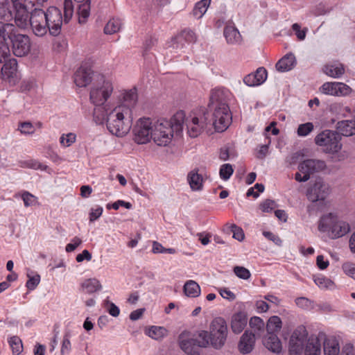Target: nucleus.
I'll list each match as a JSON object with an SVG mask.
<instances>
[{
	"label": "nucleus",
	"instance_id": "obj_1",
	"mask_svg": "<svg viewBox=\"0 0 355 355\" xmlns=\"http://www.w3.org/2000/svg\"><path fill=\"white\" fill-rule=\"evenodd\" d=\"M184 119L185 112L179 110L171 120L161 119L154 121L151 139L157 146H167L171 142L174 132L180 134L182 132Z\"/></svg>",
	"mask_w": 355,
	"mask_h": 355
},
{
	"label": "nucleus",
	"instance_id": "obj_2",
	"mask_svg": "<svg viewBox=\"0 0 355 355\" xmlns=\"http://www.w3.org/2000/svg\"><path fill=\"white\" fill-rule=\"evenodd\" d=\"M103 124L106 121L107 130L114 135L123 137L130 130L132 127V112L125 105H116L113 109H107L104 112Z\"/></svg>",
	"mask_w": 355,
	"mask_h": 355
},
{
	"label": "nucleus",
	"instance_id": "obj_3",
	"mask_svg": "<svg viewBox=\"0 0 355 355\" xmlns=\"http://www.w3.org/2000/svg\"><path fill=\"white\" fill-rule=\"evenodd\" d=\"M113 91L112 81L104 76H101L92 87L89 99L95 106L93 116L96 123H101L104 119L105 116L104 112L109 109L108 104H106V102L111 96Z\"/></svg>",
	"mask_w": 355,
	"mask_h": 355
},
{
	"label": "nucleus",
	"instance_id": "obj_4",
	"mask_svg": "<svg viewBox=\"0 0 355 355\" xmlns=\"http://www.w3.org/2000/svg\"><path fill=\"white\" fill-rule=\"evenodd\" d=\"M45 19L49 28V33L53 36L58 35L61 32L63 22L68 23L73 15L72 0H64V16L61 10L55 6H50L44 11Z\"/></svg>",
	"mask_w": 355,
	"mask_h": 355
},
{
	"label": "nucleus",
	"instance_id": "obj_5",
	"mask_svg": "<svg viewBox=\"0 0 355 355\" xmlns=\"http://www.w3.org/2000/svg\"><path fill=\"white\" fill-rule=\"evenodd\" d=\"M318 228L320 232L326 233L331 239L340 238L350 231L349 224L333 213L321 216Z\"/></svg>",
	"mask_w": 355,
	"mask_h": 355
},
{
	"label": "nucleus",
	"instance_id": "obj_6",
	"mask_svg": "<svg viewBox=\"0 0 355 355\" xmlns=\"http://www.w3.org/2000/svg\"><path fill=\"white\" fill-rule=\"evenodd\" d=\"M315 143L322 150L328 154L338 153L342 148L341 136L334 130H325L315 137Z\"/></svg>",
	"mask_w": 355,
	"mask_h": 355
},
{
	"label": "nucleus",
	"instance_id": "obj_7",
	"mask_svg": "<svg viewBox=\"0 0 355 355\" xmlns=\"http://www.w3.org/2000/svg\"><path fill=\"white\" fill-rule=\"evenodd\" d=\"M209 123L208 114L204 110H199L185 115L184 125H186L189 136L195 138L201 135Z\"/></svg>",
	"mask_w": 355,
	"mask_h": 355
},
{
	"label": "nucleus",
	"instance_id": "obj_8",
	"mask_svg": "<svg viewBox=\"0 0 355 355\" xmlns=\"http://www.w3.org/2000/svg\"><path fill=\"white\" fill-rule=\"evenodd\" d=\"M209 330L211 336V346L216 349H221L225 345L228 335L225 320L222 317L215 318L211 322Z\"/></svg>",
	"mask_w": 355,
	"mask_h": 355
},
{
	"label": "nucleus",
	"instance_id": "obj_9",
	"mask_svg": "<svg viewBox=\"0 0 355 355\" xmlns=\"http://www.w3.org/2000/svg\"><path fill=\"white\" fill-rule=\"evenodd\" d=\"M326 163L323 160L306 159L299 164V172L295 173V179L299 182H306L309 180L311 174L322 171L326 168Z\"/></svg>",
	"mask_w": 355,
	"mask_h": 355
},
{
	"label": "nucleus",
	"instance_id": "obj_10",
	"mask_svg": "<svg viewBox=\"0 0 355 355\" xmlns=\"http://www.w3.org/2000/svg\"><path fill=\"white\" fill-rule=\"evenodd\" d=\"M153 122L148 117L139 119L132 129L133 140L138 144H146L152 138Z\"/></svg>",
	"mask_w": 355,
	"mask_h": 355
},
{
	"label": "nucleus",
	"instance_id": "obj_11",
	"mask_svg": "<svg viewBox=\"0 0 355 355\" xmlns=\"http://www.w3.org/2000/svg\"><path fill=\"white\" fill-rule=\"evenodd\" d=\"M213 110V125L218 132L225 131L231 124L232 113L227 104L221 103L211 107Z\"/></svg>",
	"mask_w": 355,
	"mask_h": 355
},
{
	"label": "nucleus",
	"instance_id": "obj_12",
	"mask_svg": "<svg viewBox=\"0 0 355 355\" xmlns=\"http://www.w3.org/2000/svg\"><path fill=\"white\" fill-rule=\"evenodd\" d=\"M10 41L12 53L15 56L24 57L30 53L31 40L28 35L21 34L17 30Z\"/></svg>",
	"mask_w": 355,
	"mask_h": 355
},
{
	"label": "nucleus",
	"instance_id": "obj_13",
	"mask_svg": "<svg viewBox=\"0 0 355 355\" xmlns=\"http://www.w3.org/2000/svg\"><path fill=\"white\" fill-rule=\"evenodd\" d=\"M44 16V11L42 9L35 8L31 12L30 25L33 33L37 37H43L49 31Z\"/></svg>",
	"mask_w": 355,
	"mask_h": 355
},
{
	"label": "nucleus",
	"instance_id": "obj_14",
	"mask_svg": "<svg viewBox=\"0 0 355 355\" xmlns=\"http://www.w3.org/2000/svg\"><path fill=\"white\" fill-rule=\"evenodd\" d=\"M331 187L329 184L321 179H318L306 191V197L309 200L316 202L324 201L330 194Z\"/></svg>",
	"mask_w": 355,
	"mask_h": 355
},
{
	"label": "nucleus",
	"instance_id": "obj_15",
	"mask_svg": "<svg viewBox=\"0 0 355 355\" xmlns=\"http://www.w3.org/2000/svg\"><path fill=\"white\" fill-rule=\"evenodd\" d=\"M308 333L303 326L298 327L292 334L289 341V354L300 355L307 340Z\"/></svg>",
	"mask_w": 355,
	"mask_h": 355
},
{
	"label": "nucleus",
	"instance_id": "obj_16",
	"mask_svg": "<svg viewBox=\"0 0 355 355\" xmlns=\"http://www.w3.org/2000/svg\"><path fill=\"white\" fill-rule=\"evenodd\" d=\"M320 91L326 95L343 96L349 95L352 89L343 83L327 82L320 87Z\"/></svg>",
	"mask_w": 355,
	"mask_h": 355
},
{
	"label": "nucleus",
	"instance_id": "obj_17",
	"mask_svg": "<svg viewBox=\"0 0 355 355\" xmlns=\"http://www.w3.org/2000/svg\"><path fill=\"white\" fill-rule=\"evenodd\" d=\"M1 76L3 79L10 83H15L18 79L17 62L15 58L9 59L4 62L1 68Z\"/></svg>",
	"mask_w": 355,
	"mask_h": 355
},
{
	"label": "nucleus",
	"instance_id": "obj_18",
	"mask_svg": "<svg viewBox=\"0 0 355 355\" xmlns=\"http://www.w3.org/2000/svg\"><path fill=\"white\" fill-rule=\"evenodd\" d=\"M92 76L91 67L82 65L74 73V83L79 87H85L91 83Z\"/></svg>",
	"mask_w": 355,
	"mask_h": 355
},
{
	"label": "nucleus",
	"instance_id": "obj_19",
	"mask_svg": "<svg viewBox=\"0 0 355 355\" xmlns=\"http://www.w3.org/2000/svg\"><path fill=\"white\" fill-rule=\"evenodd\" d=\"M223 35L226 42L230 45H240L242 43V36L234 24L225 25L223 29Z\"/></svg>",
	"mask_w": 355,
	"mask_h": 355
},
{
	"label": "nucleus",
	"instance_id": "obj_20",
	"mask_svg": "<svg viewBox=\"0 0 355 355\" xmlns=\"http://www.w3.org/2000/svg\"><path fill=\"white\" fill-rule=\"evenodd\" d=\"M247 322V314L244 311H239L232 316L231 329L234 334H239L243 331Z\"/></svg>",
	"mask_w": 355,
	"mask_h": 355
},
{
	"label": "nucleus",
	"instance_id": "obj_21",
	"mask_svg": "<svg viewBox=\"0 0 355 355\" xmlns=\"http://www.w3.org/2000/svg\"><path fill=\"white\" fill-rule=\"evenodd\" d=\"M254 343V335L246 331L240 338L238 345L239 350L243 354H248L252 351Z\"/></svg>",
	"mask_w": 355,
	"mask_h": 355
},
{
	"label": "nucleus",
	"instance_id": "obj_22",
	"mask_svg": "<svg viewBox=\"0 0 355 355\" xmlns=\"http://www.w3.org/2000/svg\"><path fill=\"white\" fill-rule=\"evenodd\" d=\"M229 91L223 88H216L211 91L210 96V106L214 107L221 103L227 104Z\"/></svg>",
	"mask_w": 355,
	"mask_h": 355
},
{
	"label": "nucleus",
	"instance_id": "obj_23",
	"mask_svg": "<svg viewBox=\"0 0 355 355\" xmlns=\"http://www.w3.org/2000/svg\"><path fill=\"white\" fill-rule=\"evenodd\" d=\"M103 286L98 279L96 278H89L85 279L80 284V291L82 293L92 295L100 291Z\"/></svg>",
	"mask_w": 355,
	"mask_h": 355
},
{
	"label": "nucleus",
	"instance_id": "obj_24",
	"mask_svg": "<svg viewBox=\"0 0 355 355\" xmlns=\"http://www.w3.org/2000/svg\"><path fill=\"white\" fill-rule=\"evenodd\" d=\"M187 182L191 189L193 191H199L203 189V178L198 173V169L191 171L187 177Z\"/></svg>",
	"mask_w": 355,
	"mask_h": 355
},
{
	"label": "nucleus",
	"instance_id": "obj_25",
	"mask_svg": "<svg viewBox=\"0 0 355 355\" xmlns=\"http://www.w3.org/2000/svg\"><path fill=\"white\" fill-rule=\"evenodd\" d=\"M15 10V22L16 25L21 28H26L28 24H30V15L28 11L26 8V6H24L21 7L20 8H16Z\"/></svg>",
	"mask_w": 355,
	"mask_h": 355
},
{
	"label": "nucleus",
	"instance_id": "obj_26",
	"mask_svg": "<svg viewBox=\"0 0 355 355\" xmlns=\"http://www.w3.org/2000/svg\"><path fill=\"white\" fill-rule=\"evenodd\" d=\"M324 355H342L343 349L340 354V347L338 340L334 336H329L324 341ZM344 345L343 347H345ZM344 348V347H343Z\"/></svg>",
	"mask_w": 355,
	"mask_h": 355
},
{
	"label": "nucleus",
	"instance_id": "obj_27",
	"mask_svg": "<svg viewBox=\"0 0 355 355\" xmlns=\"http://www.w3.org/2000/svg\"><path fill=\"white\" fill-rule=\"evenodd\" d=\"M17 28L13 24L0 21V44L10 40Z\"/></svg>",
	"mask_w": 355,
	"mask_h": 355
},
{
	"label": "nucleus",
	"instance_id": "obj_28",
	"mask_svg": "<svg viewBox=\"0 0 355 355\" xmlns=\"http://www.w3.org/2000/svg\"><path fill=\"white\" fill-rule=\"evenodd\" d=\"M263 345L270 351L274 353H279L282 351V343L277 334H267L263 340Z\"/></svg>",
	"mask_w": 355,
	"mask_h": 355
},
{
	"label": "nucleus",
	"instance_id": "obj_29",
	"mask_svg": "<svg viewBox=\"0 0 355 355\" xmlns=\"http://www.w3.org/2000/svg\"><path fill=\"white\" fill-rule=\"evenodd\" d=\"M295 62V58L293 54H286L281 58L276 64V69L279 72H286L291 70Z\"/></svg>",
	"mask_w": 355,
	"mask_h": 355
},
{
	"label": "nucleus",
	"instance_id": "obj_30",
	"mask_svg": "<svg viewBox=\"0 0 355 355\" xmlns=\"http://www.w3.org/2000/svg\"><path fill=\"white\" fill-rule=\"evenodd\" d=\"M323 71L327 76L334 78H338L345 73V67L340 62H334L326 64Z\"/></svg>",
	"mask_w": 355,
	"mask_h": 355
},
{
	"label": "nucleus",
	"instance_id": "obj_31",
	"mask_svg": "<svg viewBox=\"0 0 355 355\" xmlns=\"http://www.w3.org/2000/svg\"><path fill=\"white\" fill-rule=\"evenodd\" d=\"M137 101V94L135 89L125 91L123 93L121 102L118 105H125L132 112V108L135 105Z\"/></svg>",
	"mask_w": 355,
	"mask_h": 355
},
{
	"label": "nucleus",
	"instance_id": "obj_32",
	"mask_svg": "<svg viewBox=\"0 0 355 355\" xmlns=\"http://www.w3.org/2000/svg\"><path fill=\"white\" fill-rule=\"evenodd\" d=\"M337 130L341 135L349 137L355 135V121L345 120L337 123Z\"/></svg>",
	"mask_w": 355,
	"mask_h": 355
},
{
	"label": "nucleus",
	"instance_id": "obj_33",
	"mask_svg": "<svg viewBox=\"0 0 355 355\" xmlns=\"http://www.w3.org/2000/svg\"><path fill=\"white\" fill-rule=\"evenodd\" d=\"M18 166L24 168H31L33 170L46 171L48 166L37 159H28L20 160L18 162Z\"/></svg>",
	"mask_w": 355,
	"mask_h": 355
},
{
	"label": "nucleus",
	"instance_id": "obj_34",
	"mask_svg": "<svg viewBox=\"0 0 355 355\" xmlns=\"http://www.w3.org/2000/svg\"><path fill=\"white\" fill-rule=\"evenodd\" d=\"M211 3V0H200L198 1L192 10V15L196 19L202 18L206 13Z\"/></svg>",
	"mask_w": 355,
	"mask_h": 355
},
{
	"label": "nucleus",
	"instance_id": "obj_35",
	"mask_svg": "<svg viewBox=\"0 0 355 355\" xmlns=\"http://www.w3.org/2000/svg\"><path fill=\"white\" fill-rule=\"evenodd\" d=\"M184 292L189 297H196L200 294V287L195 281L189 280L184 284Z\"/></svg>",
	"mask_w": 355,
	"mask_h": 355
},
{
	"label": "nucleus",
	"instance_id": "obj_36",
	"mask_svg": "<svg viewBox=\"0 0 355 355\" xmlns=\"http://www.w3.org/2000/svg\"><path fill=\"white\" fill-rule=\"evenodd\" d=\"M321 345L318 338H311L309 340L305 349V355H320Z\"/></svg>",
	"mask_w": 355,
	"mask_h": 355
},
{
	"label": "nucleus",
	"instance_id": "obj_37",
	"mask_svg": "<svg viewBox=\"0 0 355 355\" xmlns=\"http://www.w3.org/2000/svg\"><path fill=\"white\" fill-rule=\"evenodd\" d=\"M282 325V322L281 318L279 316L273 315L271 316L267 322L266 329L267 334H276L278 331H280Z\"/></svg>",
	"mask_w": 355,
	"mask_h": 355
},
{
	"label": "nucleus",
	"instance_id": "obj_38",
	"mask_svg": "<svg viewBox=\"0 0 355 355\" xmlns=\"http://www.w3.org/2000/svg\"><path fill=\"white\" fill-rule=\"evenodd\" d=\"M90 13V0L82 2L78 9V21L80 24L86 22Z\"/></svg>",
	"mask_w": 355,
	"mask_h": 355
},
{
	"label": "nucleus",
	"instance_id": "obj_39",
	"mask_svg": "<svg viewBox=\"0 0 355 355\" xmlns=\"http://www.w3.org/2000/svg\"><path fill=\"white\" fill-rule=\"evenodd\" d=\"M146 334L153 339L161 340L167 336L168 331L163 327L152 326L147 330Z\"/></svg>",
	"mask_w": 355,
	"mask_h": 355
},
{
	"label": "nucleus",
	"instance_id": "obj_40",
	"mask_svg": "<svg viewBox=\"0 0 355 355\" xmlns=\"http://www.w3.org/2000/svg\"><path fill=\"white\" fill-rule=\"evenodd\" d=\"M313 281L321 289L333 290L336 287L334 282L331 279L323 275L313 277Z\"/></svg>",
	"mask_w": 355,
	"mask_h": 355
},
{
	"label": "nucleus",
	"instance_id": "obj_41",
	"mask_svg": "<svg viewBox=\"0 0 355 355\" xmlns=\"http://www.w3.org/2000/svg\"><path fill=\"white\" fill-rule=\"evenodd\" d=\"M121 20L118 18H113L106 24L104 28V33L107 35L114 34L121 30Z\"/></svg>",
	"mask_w": 355,
	"mask_h": 355
},
{
	"label": "nucleus",
	"instance_id": "obj_42",
	"mask_svg": "<svg viewBox=\"0 0 355 355\" xmlns=\"http://www.w3.org/2000/svg\"><path fill=\"white\" fill-rule=\"evenodd\" d=\"M196 346L200 347H207L211 345V336L207 331H200L198 332V337L194 339Z\"/></svg>",
	"mask_w": 355,
	"mask_h": 355
},
{
	"label": "nucleus",
	"instance_id": "obj_43",
	"mask_svg": "<svg viewBox=\"0 0 355 355\" xmlns=\"http://www.w3.org/2000/svg\"><path fill=\"white\" fill-rule=\"evenodd\" d=\"M8 343L12 349L13 355H19L22 352V342L18 336H14L10 337L8 339Z\"/></svg>",
	"mask_w": 355,
	"mask_h": 355
},
{
	"label": "nucleus",
	"instance_id": "obj_44",
	"mask_svg": "<svg viewBox=\"0 0 355 355\" xmlns=\"http://www.w3.org/2000/svg\"><path fill=\"white\" fill-rule=\"evenodd\" d=\"M76 141V135L73 132L62 134L60 137V144L62 147L67 148L71 146Z\"/></svg>",
	"mask_w": 355,
	"mask_h": 355
},
{
	"label": "nucleus",
	"instance_id": "obj_45",
	"mask_svg": "<svg viewBox=\"0 0 355 355\" xmlns=\"http://www.w3.org/2000/svg\"><path fill=\"white\" fill-rule=\"evenodd\" d=\"M180 348L187 354L191 353L193 350L194 346H196L194 339H183L181 335L180 338Z\"/></svg>",
	"mask_w": 355,
	"mask_h": 355
},
{
	"label": "nucleus",
	"instance_id": "obj_46",
	"mask_svg": "<svg viewBox=\"0 0 355 355\" xmlns=\"http://www.w3.org/2000/svg\"><path fill=\"white\" fill-rule=\"evenodd\" d=\"M32 273V271H30L29 272L27 273V277H28V279L26 283V286L29 291H33L34 289H35L40 282V275L35 274L34 275H31Z\"/></svg>",
	"mask_w": 355,
	"mask_h": 355
},
{
	"label": "nucleus",
	"instance_id": "obj_47",
	"mask_svg": "<svg viewBox=\"0 0 355 355\" xmlns=\"http://www.w3.org/2000/svg\"><path fill=\"white\" fill-rule=\"evenodd\" d=\"M234 169L230 164H224L220 166L219 175L220 178L223 180H227L233 174Z\"/></svg>",
	"mask_w": 355,
	"mask_h": 355
},
{
	"label": "nucleus",
	"instance_id": "obj_48",
	"mask_svg": "<svg viewBox=\"0 0 355 355\" xmlns=\"http://www.w3.org/2000/svg\"><path fill=\"white\" fill-rule=\"evenodd\" d=\"M314 129V125L311 122L300 124L297 130V134L299 137H306Z\"/></svg>",
	"mask_w": 355,
	"mask_h": 355
},
{
	"label": "nucleus",
	"instance_id": "obj_49",
	"mask_svg": "<svg viewBox=\"0 0 355 355\" xmlns=\"http://www.w3.org/2000/svg\"><path fill=\"white\" fill-rule=\"evenodd\" d=\"M12 17L10 3L7 0H0V19H8Z\"/></svg>",
	"mask_w": 355,
	"mask_h": 355
},
{
	"label": "nucleus",
	"instance_id": "obj_50",
	"mask_svg": "<svg viewBox=\"0 0 355 355\" xmlns=\"http://www.w3.org/2000/svg\"><path fill=\"white\" fill-rule=\"evenodd\" d=\"M152 251L155 254H157V253L175 254L176 252L175 249H174V248H166L163 247V245L161 243H158L157 241H154L153 243Z\"/></svg>",
	"mask_w": 355,
	"mask_h": 355
},
{
	"label": "nucleus",
	"instance_id": "obj_51",
	"mask_svg": "<svg viewBox=\"0 0 355 355\" xmlns=\"http://www.w3.org/2000/svg\"><path fill=\"white\" fill-rule=\"evenodd\" d=\"M234 274L240 279H248L251 277V273L248 269L243 266H235L233 269Z\"/></svg>",
	"mask_w": 355,
	"mask_h": 355
},
{
	"label": "nucleus",
	"instance_id": "obj_52",
	"mask_svg": "<svg viewBox=\"0 0 355 355\" xmlns=\"http://www.w3.org/2000/svg\"><path fill=\"white\" fill-rule=\"evenodd\" d=\"M18 130L24 135H32L35 132V129L31 122H21L19 125Z\"/></svg>",
	"mask_w": 355,
	"mask_h": 355
},
{
	"label": "nucleus",
	"instance_id": "obj_53",
	"mask_svg": "<svg viewBox=\"0 0 355 355\" xmlns=\"http://www.w3.org/2000/svg\"><path fill=\"white\" fill-rule=\"evenodd\" d=\"M10 56V51L6 43L0 44V63L7 62Z\"/></svg>",
	"mask_w": 355,
	"mask_h": 355
},
{
	"label": "nucleus",
	"instance_id": "obj_54",
	"mask_svg": "<svg viewBox=\"0 0 355 355\" xmlns=\"http://www.w3.org/2000/svg\"><path fill=\"white\" fill-rule=\"evenodd\" d=\"M250 326L257 331H262L264 329L265 324L263 320L257 316L252 317L250 320Z\"/></svg>",
	"mask_w": 355,
	"mask_h": 355
},
{
	"label": "nucleus",
	"instance_id": "obj_55",
	"mask_svg": "<svg viewBox=\"0 0 355 355\" xmlns=\"http://www.w3.org/2000/svg\"><path fill=\"white\" fill-rule=\"evenodd\" d=\"M21 196L26 207L33 206L36 202L37 198L28 191H24Z\"/></svg>",
	"mask_w": 355,
	"mask_h": 355
},
{
	"label": "nucleus",
	"instance_id": "obj_56",
	"mask_svg": "<svg viewBox=\"0 0 355 355\" xmlns=\"http://www.w3.org/2000/svg\"><path fill=\"white\" fill-rule=\"evenodd\" d=\"M185 40L188 42H193L196 41L195 33L191 30H184L178 36V40Z\"/></svg>",
	"mask_w": 355,
	"mask_h": 355
},
{
	"label": "nucleus",
	"instance_id": "obj_57",
	"mask_svg": "<svg viewBox=\"0 0 355 355\" xmlns=\"http://www.w3.org/2000/svg\"><path fill=\"white\" fill-rule=\"evenodd\" d=\"M253 75L256 78V80L259 83V85L263 84L267 79V71L263 67L258 68Z\"/></svg>",
	"mask_w": 355,
	"mask_h": 355
},
{
	"label": "nucleus",
	"instance_id": "obj_58",
	"mask_svg": "<svg viewBox=\"0 0 355 355\" xmlns=\"http://www.w3.org/2000/svg\"><path fill=\"white\" fill-rule=\"evenodd\" d=\"M342 269L345 275L355 279V265L350 262L343 264Z\"/></svg>",
	"mask_w": 355,
	"mask_h": 355
},
{
	"label": "nucleus",
	"instance_id": "obj_59",
	"mask_svg": "<svg viewBox=\"0 0 355 355\" xmlns=\"http://www.w3.org/2000/svg\"><path fill=\"white\" fill-rule=\"evenodd\" d=\"M106 309L108 313L113 317H117L120 313L119 308L108 300L105 301Z\"/></svg>",
	"mask_w": 355,
	"mask_h": 355
},
{
	"label": "nucleus",
	"instance_id": "obj_60",
	"mask_svg": "<svg viewBox=\"0 0 355 355\" xmlns=\"http://www.w3.org/2000/svg\"><path fill=\"white\" fill-rule=\"evenodd\" d=\"M103 209L101 206H97L95 208H92L89 211V218L90 222H94L100 218L103 214Z\"/></svg>",
	"mask_w": 355,
	"mask_h": 355
},
{
	"label": "nucleus",
	"instance_id": "obj_61",
	"mask_svg": "<svg viewBox=\"0 0 355 355\" xmlns=\"http://www.w3.org/2000/svg\"><path fill=\"white\" fill-rule=\"evenodd\" d=\"M276 207L274 200H266L260 205V209L263 212H271Z\"/></svg>",
	"mask_w": 355,
	"mask_h": 355
},
{
	"label": "nucleus",
	"instance_id": "obj_62",
	"mask_svg": "<svg viewBox=\"0 0 355 355\" xmlns=\"http://www.w3.org/2000/svg\"><path fill=\"white\" fill-rule=\"evenodd\" d=\"M71 345L68 335H64L62 342L61 354H68L71 352Z\"/></svg>",
	"mask_w": 355,
	"mask_h": 355
},
{
	"label": "nucleus",
	"instance_id": "obj_63",
	"mask_svg": "<svg viewBox=\"0 0 355 355\" xmlns=\"http://www.w3.org/2000/svg\"><path fill=\"white\" fill-rule=\"evenodd\" d=\"M231 231L233 233V238L239 241H241L244 239V233H243V230L236 226V225H231Z\"/></svg>",
	"mask_w": 355,
	"mask_h": 355
},
{
	"label": "nucleus",
	"instance_id": "obj_64",
	"mask_svg": "<svg viewBox=\"0 0 355 355\" xmlns=\"http://www.w3.org/2000/svg\"><path fill=\"white\" fill-rule=\"evenodd\" d=\"M81 243L82 240L80 238L75 236L71 239V242L66 245L65 250L67 252H71L74 251Z\"/></svg>",
	"mask_w": 355,
	"mask_h": 355
}]
</instances>
